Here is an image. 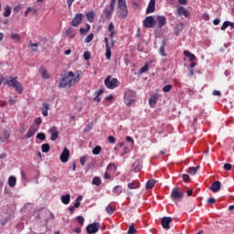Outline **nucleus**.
<instances>
[{
  "label": "nucleus",
  "instance_id": "1",
  "mask_svg": "<svg viewBox=\"0 0 234 234\" xmlns=\"http://www.w3.org/2000/svg\"><path fill=\"white\" fill-rule=\"evenodd\" d=\"M80 81V74L75 75L74 71H69L64 75L58 83L59 89H70Z\"/></svg>",
  "mask_w": 234,
  "mask_h": 234
},
{
  "label": "nucleus",
  "instance_id": "2",
  "mask_svg": "<svg viewBox=\"0 0 234 234\" xmlns=\"http://www.w3.org/2000/svg\"><path fill=\"white\" fill-rule=\"evenodd\" d=\"M5 84L7 85V87H13L18 94H23V84L17 81V77H9V80H6Z\"/></svg>",
  "mask_w": 234,
  "mask_h": 234
},
{
  "label": "nucleus",
  "instance_id": "3",
  "mask_svg": "<svg viewBox=\"0 0 234 234\" xmlns=\"http://www.w3.org/2000/svg\"><path fill=\"white\" fill-rule=\"evenodd\" d=\"M118 16L120 19H125L129 14V10H127V4L125 0H118Z\"/></svg>",
  "mask_w": 234,
  "mask_h": 234
},
{
  "label": "nucleus",
  "instance_id": "4",
  "mask_svg": "<svg viewBox=\"0 0 234 234\" xmlns=\"http://www.w3.org/2000/svg\"><path fill=\"white\" fill-rule=\"evenodd\" d=\"M123 100H124L125 105H127V107H131V105L134 103V101H136V91L132 90H127L124 92Z\"/></svg>",
  "mask_w": 234,
  "mask_h": 234
},
{
  "label": "nucleus",
  "instance_id": "5",
  "mask_svg": "<svg viewBox=\"0 0 234 234\" xmlns=\"http://www.w3.org/2000/svg\"><path fill=\"white\" fill-rule=\"evenodd\" d=\"M104 85L105 87H107V89L112 90V89H116V87L120 85V81L116 78L112 79L111 76H108L104 80Z\"/></svg>",
  "mask_w": 234,
  "mask_h": 234
},
{
  "label": "nucleus",
  "instance_id": "6",
  "mask_svg": "<svg viewBox=\"0 0 234 234\" xmlns=\"http://www.w3.org/2000/svg\"><path fill=\"white\" fill-rule=\"evenodd\" d=\"M172 200H182L184 198V192L180 190L179 187H175L172 190V193L170 195Z\"/></svg>",
  "mask_w": 234,
  "mask_h": 234
},
{
  "label": "nucleus",
  "instance_id": "7",
  "mask_svg": "<svg viewBox=\"0 0 234 234\" xmlns=\"http://www.w3.org/2000/svg\"><path fill=\"white\" fill-rule=\"evenodd\" d=\"M100 228H101V225L98 222H94L87 226L86 231L88 234H96L100 231Z\"/></svg>",
  "mask_w": 234,
  "mask_h": 234
},
{
  "label": "nucleus",
  "instance_id": "8",
  "mask_svg": "<svg viewBox=\"0 0 234 234\" xmlns=\"http://www.w3.org/2000/svg\"><path fill=\"white\" fill-rule=\"evenodd\" d=\"M48 133L50 134V140L51 142H56L58 138H59V132L58 131V127L52 126L48 129Z\"/></svg>",
  "mask_w": 234,
  "mask_h": 234
},
{
  "label": "nucleus",
  "instance_id": "9",
  "mask_svg": "<svg viewBox=\"0 0 234 234\" xmlns=\"http://www.w3.org/2000/svg\"><path fill=\"white\" fill-rule=\"evenodd\" d=\"M154 18L152 16L145 17L144 21V27H145V28H154Z\"/></svg>",
  "mask_w": 234,
  "mask_h": 234
},
{
  "label": "nucleus",
  "instance_id": "10",
  "mask_svg": "<svg viewBox=\"0 0 234 234\" xmlns=\"http://www.w3.org/2000/svg\"><path fill=\"white\" fill-rule=\"evenodd\" d=\"M171 222H173V218L171 217H164L161 219V225L164 228V229H171V226H169Z\"/></svg>",
  "mask_w": 234,
  "mask_h": 234
},
{
  "label": "nucleus",
  "instance_id": "11",
  "mask_svg": "<svg viewBox=\"0 0 234 234\" xmlns=\"http://www.w3.org/2000/svg\"><path fill=\"white\" fill-rule=\"evenodd\" d=\"M69 156H70V151H69L68 148H64L60 154V162H62V164H67V162H69Z\"/></svg>",
  "mask_w": 234,
  "mask_h": 234
},
{
  "label": "nucleus",
  "instance_id": "12",
  "mask_svg": "<svg viewBox=\"0 0 234 234\" xmlns=\"http://www.w3.org/2000/svg\"><path fill=\"white\" fill-rule=\"evenodd\" d=\"M81 21H83V15L79 13L72 19L71 26L78 27L81 24Z\"/></svg>",
  "mask_w": 234,
  "mask_h": 234
},
{
  "label": "nucleus",
  "instance_id": "13",
  "mask_svg": "<svg viewBox=\"0 0 234 234\" xmlns=\"http://www.w3.org/2000/svg\"><path fill=\"white\" fill-rule=\"evenodd\" d=\"M176 16H184V17H189V11L186 7L179 5L176 9Z\"/></svg>",
  "mask_w": 234,
  "mask_h": 234
},
{
  "label": "nucleus",
  "instance_id": "14",
  "mask_svg": "<svg viewBox=\"0 0 234 234\" xmlns=\"http://www.w3.org/2000/svg\"><path fill=\"white\" fill-rule=\"evenodd\" d=\"M38 127H36L35 124H33L27 131L26 134V138H32V136H35L36 133H37Z\"/></svg>",
  "mask_w": 234,
  "mask_h": 234
},
{
  "label": "nucleus",
  "instance_id": "15",
  "mask_svg": "<svg viewBox=\"0 0 234 234\" xmlns=\"http://www.w3.org/2000/svg\"><path fill=\"white\" fill-rule=\"evenodd\" d=\"M221 186H222V184L219 181H215L212 183V185L210 186V191L212 193H218V191H220Z\"/></svg>",
  "mask_w": 234,
  "mask_h": 234
},
{
  "label": "nucleus",
  "instance_id": "16",
  "mask_svg": "<svg viewBox=\"0 0 234 234\" xmlns=\"http://www.w3.org/2000/svg\"><path fill=\"white\" fill-rule=\"evenodd\" d=\"M38 72L40 74V76L44 79V80H49L50 79V74L48 73V71L47 70V69H45V67L41 66L38 69Z\"/></svg>",
  "mask_w": 234,
  "mask_h": 234
},
{
  "label": "nucleus",
  "instance_id": "17",
  "mask_svg": "<svg viewBox=\"0 0 234 234\" xmlns=\"http://www.w3.org/2000/svg\"><path fill=\"white\" fill-rule=\"evenodd\" d=\"M156 6V0H150L148 6L146 8V14H153Z\"/></svg>",
  "mask_w": 234,
  "mask_h": 234
},
{
  "label": "nucleus",
  "instance_id": "18",
  "mask_svg": "<svg viewBox=\"0 0 234 234\" xmlns=\"http://www.w3.org/2000/svg\"><path fill=\"white\" fill-rule=\"evenodd\" d=\"M158 28H162V27H165L167 24V18L164 16H157Z\"/></svg>",
  "mask_w": 234,
  "mask_h": 234
},
{
  "label": "nucleus",
  "instance_id": "19",
  "mask_svg": "<svg viewBox=\"0 0 234 234\" xmlns=\"http://www.w3.org/2000/svg\"><path fill=\"white\" fill-rule=\"evenodd\" d=\"M112 193H113L114 197H120L121 194L123 193V187L122 186L118 185L112 189Z\"/></svg>",
  "mask_w": 234,
  "mask_h": 234
},
{
  "label": "nucleus",
  "instance_id": "20",
  "mask_svg": "<svg viewBox=\"0 0 234 234\" xmlns=\"http://www.w3.org/2000/svg\"><path fill=\"white\" fill-rule=\"evenodd\" d=\"M7 184L9 187H16V185L17 184V179L16 178V176H11L8 177Z\"/></svg>",
  "mask_w": 234,
  "mask_h": 234
},
{
  "label": "nucleus",
  "instance_id": "21",
  "mask_svg": "<svg viewBox=\"0 0 234 234\" xmlns=\"http://www.w3.org/2000/svg\"><path fill=\"white\" fill-rule=\"evenodd\" d=\"M184 56L186 58H189L188 61H190V62H193V61H195V59H197V57L193 53H191L189 50H185Z\"/></svg>",
  "mask_w": 234,
  "mask_h": 234
},
{
  "label": "nucleus",
  "instance_id": "22",
  "mask_svg": "<svg viewBox=\"0 0 234 234\" xmlns=\"http://www.w3.org/2000/svg\"><path fill=\"white\" fill-rule=\"evenodd\" d=\"M113 12H114V9H112V7H106L104 9V14H105L106 19H111V17H112Z\"/></svg>",
  "mask_w": 234,
  "mask_h": 234
},
{
  "label": "nucleus",
  "instance_id": "23",
  "mask_svg": "<svg viewBox=\"0 0 234 234\" xmlns=\"http://www.w3.org/2000/svg\"><path fill=\"white\" fill-rule=\"evenodd\" d=\"M43 107L44 108H42V115L47 117L48 116V109H50V104L44 102Z\"/></svg>",
  "mask_w": 234,
  "mask_h": 234
},
{
  "label": "nucleus",
  "instance_id": "24",
  "mask_svg": "<svg viewBox=\"0 0 234 234\" xmlns=\"http://www.w3.org/2000/svg\"><path fill=\"white\" fill-rule=\"evenodd\" d=\"M156 101H158V95H152L149 99V105L153 107L154 105H156Z\"/></svg>",
  "mask_w": 234,
  "mask_h": 234
},
{
  "label": "nucleus",
  "instance_id": "25",
  "mask_svg": "<svg viewBox=\"0 0 234 234\" xmlns=\"http://www.w3.org/2000/svg\"><path fill=\"white\" fill-rule=\"evenodd\" d=\"M61 202L62 204H65L66 206L68 204H70V194H66L61 197Z\"/></svg>",
  "mask_w": 234,
  "mask_h": 234
},
{
  "label": "nucleus",
  "instance_id": "26",
  "mask_svg": "<svg viewBox=\"0 0 234 234\" xmlns=\"http://www.w3.org/2000/svg\"><path fill=\"white\" fill-rule=\"evenodd\" d=\"M11 15H12V7H10V5H6L5 7L4 17H10Z\"/></svg>",
  "mask_w": 234,
  "mask_h": 234
},
{
  "label": "nucleus",
  "instance_id": "27",
  "mask_svg": "<svg viewBox=\"0 0 234 234\" xmlns=\"http://www.w3.org/2000/svg\"><path fill=\"white\" fill-rule=\"evenodd\" d=\"M159 54L163 56V58H165V56H167V54H165V40L163 41V44L160 47Z\"/></svg>",
  "mask_w": 234,
  "mask_h": 234
},
{
  "label": "nucleus",
  "instance_id": "28",
  "mask_svg": "<svg viewBox=\"0 0 234 234\" xmlns=\"http://www.w3.org/2000/svg\"><path fill=\"white\" fill-rule=\"evenodd\" d=\"M156 184V180L150 179L146 182V189H153L154 187V185Z\"/></svg>",
  "mask_w": 234,
  "mask_h": 234
},
{
  "label": "nucleus",
  "instance_id": "29",
  "mask_svg": "<svg viewBox=\"0 0 234 234\" xmlns=\"http://www.w3.org/2000/svg\"><path fill=\"white\" fill-rule=\"evenodd\" d=\"M198 169H200V166H192L189 167L186 171V173H188L189 175H197V171H198Z\"/></svg>",
  "mask_w": 234,
  "mask_h": 234
},
{
  "label": "nucleus",
  "instance_id": "30",
  "mask_svg": "<svg viewBox=\"0 0 234 234\" xmlns=\"http://www.w3.org/2000/svg\"><path fill=\"white\" fill-rule=\"evenodd\" d=\"M133 167H134L135 173H138V171H140V169H142V162L140 160L135 161L133 163Z\"/></svg>",
  "mask_w": 234,
  "mask_h": 234
},
{
  "label": "nucleus",
  "instance_id": "31",
  "mask_svg": "<svg viewBox=\"0 0 234 234\" xmlns=\"http://www.w3.org/2000/svg\"><path fill=\"white\" fill-rule=\"evenodd\" d=\"M108 31L110 32V37H114V24L112 22L109 24Z\"/></svg>",
  "mask_w": 234,
  "mask_h": 234
},
{
  "label": "nucleus",
  "instance_id": "32",
  "mask_svg": "<svg viewBox=\"0 0 234 234\" xmlns=\"http://www.w3.org/2000/svg\"><path fill=\"white\" fill-rule=\"evenodd\" d=\"M128 187L129 189H138V187H140V183L133 181L128 184Z\"/></svg>",
  "mask_w": 234,
  "mask_h": 234
},
{
  "label": "nucleus",
  "instance_id": "33",
  "mask_svg": "<svg viewBox=\"0 0 234 234\" xmlns=\"http://www.w3.org/2000/svg\"><path fill=\"white\" fill-rule=\"evenodd\" d=\"M183 28H184L183 23L176 25L175 27V35L178 36V34H180V30H182Z\"/></svg>",
  "mask_w": 234,
  "mask_h": 234
},
{
  "label": "nucleus",
  "instance_id": "34",
  "mask_svg": "<svg viewBox=\"0 0 234 234\" xmlns=\"http://www.w3.org/2000/svg\"><path fill=\"white\" fill-rule=\"evenodd\" d=\"M118 169V167L116 166V165L114 163H110L107 166V171H113V173H115V171Z\"/></svg>",
  "mask_w": 234,
  "mask_h": 234
},
{
  "label": "nucleus",
  "instance_id": "35",
  "mask_svg": "<svg viewBox=\"0 0 234 234\" xmlns=\"http://www.w3.org/2000/svg\"><path fill=\"white\" fill-rule=\"evenodd\" d=\"M92 185L97 186H101V178H100L98 176L93 177Z\"/></svg>",
  "mask_w": 234,
  "mask_h": 234
},
{
  "label": "nucleus",
  "instance_id": "36",
  "mask_svg": "<svg viewBox=\"0 0 234 234\" xmlns=\"http://www.w3.org/2000/svg\"><path fill=\"white\" fill-rule=\"evenodd\" d=\"M138 230H136V229H134V223H132L129 227V229L127 231V234H135L137 233Z\"/></svg>",
  "mask_w": 234,
  "mask_h": 234
},
{
  "label": "nucleus",
  "instance_id": "37",
  "mask_svg": "<svg viewBox=\"0 0 234 234\" xmlns=\"http://www.w3.org/2000/svg\"><path fill=\"white\" fill-rule=\"evenodd\" d=\"M41 151H42V153H48V151H50V144H43L41 145Z\"/></svg>",
  "mask_w": 234,
  "mask_h": 234
},
{
  "label": "nucleus",
  "instance_id": "38",
  "mask_svg": "<svg viewBox=\"0 0 234 234\" xmlns=\"http://www.w3.org/2000/svg\"><path fill=\"white\" fill-rule=\"evenodd\" d=\"M101 153V146L97 145L92 149V154H100Z\"/></svg>",
  "mask_w": 234,
  "mask_h": 234
},
{
  "label": "nucleus",
  "instance_id": "39",
  "mask_svg": "<svg viewBox=\"0 0 234 234\" xmlns=\"http://www.w3.org/2000/svg\"><path fill=\"white\" fill-rule=\"evenodd\" d=\"M114 211H115V209L112 206L108 205L106 207V212H107L108 215H112V213H114Z\"/></svg>",
  "mask_w": 234,
  "mask_h": 234
},
{
  "label": "nucleus",
  "instance_id": "40",
  "mask_svg": "<svg viewBox=\"0 0 234 234\" xmlns=\"http://www.w3.org/2000/svg\"><path fill=\"white\" fill-rule=\"evenodd\" d=\"M149 70V64H144L143 68L140 69L139 74H144V72H147Z\"/></svg>",
  "mask_w": 234,
  "mask_h": 234
},
{
  "label": "nucleus",
  "instance_id": "41",
  "mask_svg": "<svg viewBox=\"0 0 234 234\" xmlns=\"http://www.w3.org/2000/svg\"><path fill=\"white\" fill-rule=\"evenodd\" d=\"M86 17H87L88 21H90V23H92V21H94V13H92V12L87 13Z\"/></svg>",
  "mask_w": 234,
  "mask_h": 234
},
{
  "label": "nucleus",
  "instance_id": "42",
  "mask_svg": "<svg viewBox=\"0 0 234 234\" xmlns=\"http://www.w3.org/2000/svg\"><path fill=\"white\" fill-rule=\"evenodd\" d=\"M37 138L43 142L44 140H47V135L45 134V133H38L37 134Z\"/></svg>",
  "mask_w": 234,
  "mask_h": 234
},
{
  "label": "nucleus",
  "instance_id": "43",
  "mask_svg": "<svg viewBox=\"0 0 234 234\" xmlns=\"http://www.w3.org/2000/svg\"><path fill=\"white\" fill-rule=\"evenodd\" d=\"M11 39H13L14 41H21V36H19V34H12L11 35Z\"/></svg>",
  "mask_w": 234,
  "mask_h": 234
},
{
  "label": "nucleus",
  "instance_id": "44",
  "mask_svg": "<svg viewBox=\"0 0 234 234\" xmlns=\"http://www.w3.org/2000/svg\"><path fill=\"white\" fill-rule=\"evenodd\" d=\"M66 36H69V37H74V29L69 27L66 30Z\"/></svg>",
  "mask_w": 234,
  "mask_h": 234
},
{
  "label": "nucleus",
  "instance_id": "45",
  "mask_svg": "<svg viewBox=\"0 0 234 234\" xmlns=\"http://www.w3.org/2000/svg\"><path fill=\"white\" fill-rule=\"evenodd\" d=\"M92 39H94V34L90 33V35L87 36L84 41L85 43H90Z\"/></svg>",
  "mask_w": 234,
  "mask_h": 234
},
{
  "label": "nucleus",
  "instance_id": "46",
  "mask_svg": "<svg viewBox=\"0 0 234 234\" xmlns=\"http://www.w3.org/2000/svg\"><path fill=\"white\" fill-rule=\"evenodd\" d=\"M42 122H43V120L40 117L35 119L34 121L35 125H37L36 127H38V129H39V125H41Z\"/></svg>",
  "mask_w": 234,
  "mask_h": 234
},
{
  "label": "nucleus",
  "instance_id": "47",
  "mask_svg": "<svg viewBox=\"0 0 234 234\" xmlns=\"http://www.w3.org/2000/svg\"><path fill=\"white\" fill-rule=\"evenodd\" d=\"M76 218L79 224H80V226H83V224L85 223V218H83V216H78Z\"/></svg>",
  "mask_w": 234,
  "mask_h": 234
},
{
  "label": "nucleus",
  "instance_id": "48",
  "mask_svg": "<svg viewBox=\"0 0 234 234\" xmlns=\"http://www.w3.org/2000/svg\"><path fill=\"white\" fill-rule=\"evenodd\" d=\"M173 89V85L171 84H168V85H165L164 88H163V91L165 92H170V90Z\"/></svg>",
  "mask_w": 234,
  "mask_h": 234
},
{
  "label": "nucleus",
  "instance_id": "49",
  "mask_svg": "<svg viewBox=\"0 0 234 234\" xmlns=\"http://www.w3.org/2000/svg\"><path fill=\"white\" fill-rule=\"evenodd\" d=\"M111 56H112L111 47L108 46V48H106V58L111 59Z\"/></svg>",
  "mask_w": 234,
  "mask_h": 234
},
{
  "label": "nucleus",
  "instance_id": "50",
  "mask_svg": "<svg viewBox=\"0 0 234 234\" xmlns=\"http://www.w3.org/2000/svg\"><path fill=\"white\" fill-rule=\"evenodd\" d=\"M83 58L86 61H89V59H90V52L85 51L83 54Z\"/></svg>",
  "mask_w": 234,
  "mask_h": 234
},
{
  "label": "nucleus",
  "instance_id": "51",
  "mask_svg": "<svg viewBox=\"0 0 234 234\" xmlns=\"http://www.w3.org/2000/svg\"><path fill=\"white\" fill-rule=\"evenodd\" d=\"M224 169H225V171H231V168L233 167V165H231V164H225L224 165Z\"/></svg>",
  "mask_w": 234,
  "mask_h": 234
},
{
  "label": "nucleus",
  "instance_id": "52",
  "mask_svg": "<svg viewBox=\"0 0 234 234\" xmlns=\"http://www.w3.org/2000/svg\"><path fill=\"white\" fill-rule=\"evenodd\" d=\"M86 162H87V156L84 155L80 158V165H85Z\"/></svg>",
  "mask_w": 234,
  "mask_h": 234
},
{
  "label": "nucleus",
  "instance_id": "53",
  "mask_svg": "<svg viewBox=\"0 0 234 234\" xmlns=\"http://www.w3.org/2000/svg\"><path fill=\"white\" fill-rule=\"evenodd\" d=\"M108 142L110 144H116V139L114 138V136L110 135V136H108Z\"/></svg>",
  "mask_w": 234,
  "mask_h": 234
},
{
  "label": "nucleus",
  "instance_id": "54",
  "mask_svg": "<svg viewBox=\"0 0 234 234\" xmlns=\"http://www.w3.org/2000/svg\"><path fill=\"white\" fill-rule=\"evenodd\" d=\"M229 27V21H225L221 27V30H226Z\"/></svg>",
  "mask_w": 234,
  "mask_h": 234
},
{
  "label": "nucleus",
  "instance_id": "55",
  "mask_svg": "<svg viewBox=\"0 0 234 234\" xmlns=\"http://www.w3.org/2000/svg\"><path fill=\"white\" fill-rule=\"evenodd\" d=\"M104 180H111V175L108 170L104 173Z\"/></svg>",
  "mask_w": 234,
  "mask_h": 234
},
{
  "label": "nucleus",
  "instance_id": "56",
  "mask_svg": "<svg viewBox=\"0 0 234 234\" xmlns=\"http://www.w3.org/2000/svg\"><path fill=\"white\" fill-rule=\"evenodd\" d=\"M207 202V204H215V202H217V199H215V197H209Z\"/></svg>",
  "mask_w": 234,
  "mask_h": 234
},
{
  "label": "nucleus",
  "instance_id": "57",
  "mask_svg": "<svg viewBox=\"0 0 234 234\" xmlns=\"http://www.w3.org/2000/svg\"><path fill=\"white\" fill-rule=\"evenodd\" d=\"M182 179L184 180V182H188V180H189V175L184 174V175L182 176Z\"/></svg>",
  "mask_w": 234,
  "mask_h": 234
},
{
  "label": "nucleus",
  "instance_id": "58",
  "mask_svg": "<svg viewBox=\"0 0 234 234\" xmlns=\"http://www.w3.org/2000/svg\"><path fill=\"white\" fill-rule=\"evenodd\" d=\"M28 47H29L30 48H32V47H35L36 48H37V47H39V44H37V43H32V41H30L29 44H28Z\"/></svg>",
  "mask_w": 234,
  "mask_h": 234
},
{
  "label": "nucleus",
  "instance_id": "59",
  "mask_svg": "<svg viewBox=\"0 0 234 234\" xmlns=\"http://www.w3.org/2000/svg\"><path fill=\"white\" fill-rule=\"evenodd\" d=\"M213 96H222V92H220L219 90H215L213 92H212Z\"/></svg>",
  "mask_w": 234,
  "mask_h": 234
},
{
  "label": "nucleus",
  "instance_id": "60",
  "mask_svg": "<svg viewBox=\"0 0 234 234\" xmlns=\"http://www.w3.org/2000/svg\"><path fill=\"white\" fill-rule=\"evenodd\" d=\"M114 6H116V0H112L109 7L114 10Z\"/></svg>",
  "mask_w": 234,
  "mask_h": 234
},
{
  "label": "nucleus",
  "instance_id": "61",
  "mask_svg": "<svg viewBox=\"0 0 234 234\" xmlns=\"http://www.w3.org/2000/svg\"><path fill=\"white\" fill-rule=\"evenodd\" d=\"M76 0H67L68 8H72V3H74Z\"/></svg>",
  "mask_w": 234,
  "mask_h": 234
},
{
  "label": "nucleus",
  "instance_id": "62",
  "mask_svg": "<svg viewBox=\"0 0 234 234\" xmlns=\"http://www.w3.org/2000/svg\"><path fill=\"white\" fill-rule=\"evenodd\" d=\"M80 206H81V202L75 200L73 207L78 208V207H80Z\"/></svg>",
  "mask_w": 234,
  "mask_h": 234
},
{
  "label": "nucleus",
  "instance_id": "63",
  "mask_svg": "<svg viewBox=\"0 0 234 234\" xmlns=\"http://www.w3.org/2000/svg\"><path fill=\"white\" fill-rule=\"evenodd\" d=\"M69 169H72V171H76V163L75 162H73L71 164V166L69 167Z\"/></svg>",
  "mask_w": 234,
  "mask_h": 234
},
{
  "label": "nucleus",
  "instance_id": "64",
  "mask_svg": "<svg viewBox=\"0 0 234 234\" xmlns=\"http://www.w3.org/2000/svg\"><path fill=\"white\" fill-rule=\"evenodd\" d=\"M80 32L81 35L87 34V29H85V28H83V27H80Z\"/></svg>",
  "mask_w": 234,
  "mask_h": 234
}]
</instances>
